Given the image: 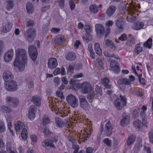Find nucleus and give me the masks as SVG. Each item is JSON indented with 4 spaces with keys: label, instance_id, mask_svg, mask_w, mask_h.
<instances>
[{
    "label": "nucleus",
    "instance_id": "nucleus-13",
    "mask_svg": "<svg viewBox=\"0 0 153 153\" xmlns=\"http://www.w3.org/2000/svg\"><path fill=\"white\" fill-rule=\"evenodd\" d=\"M110 67L112 70L116 73L120 72V68L118 66V63L116 61L111 60L110 62Z\"/></svg>",
    "mask_w": 153,
    "mask_h": 153
},
{
    "label": "nucleus",
    "instance_id": "nucleus-64",
    "mask_svg": "<svg viewBox=\"0 0 153 153\" xmlns=\"http://www.w3.org/2000/svg\"><path fill=\"white\" fill-rule=\"evenodd\" d=\"M138 116V113L136 110H134L133 112V117L134 118L137 117Z\"/></svg>",
    "mask_w": 153,
    "mask_h": 153
},
{
    "label": "nucleus",
    "instance_id": "nucleus-11",
    "mask_svg": "<svg viewBox=\"0 0 153 153\" xmlns=\"http://www.w3.org/2000/svg\"><path fill=\"white\" fill-rule=\"evenodd\" d=\"M115 25L118 29L120 30H123V28L124 22L123 19L120 16L117 17L115 21Z\"/></svg>",
    "mask_w": 153,
    "mask_h": 153
},
{
    "label": "nucleus",
    "instance_id": "nucleus-1",
    "mask_svg": "<svg viewBox=\"0 0 153 153\" xmlns=\"http://www.w3.org/2000/svg\"><path fill=\"white\" fill-rule=\"evenodd\" d=\"M16 57L14 62V65L18 67L21 71H23L27 63V57L25 50L22 49L18 48L16 51Z\"/></svg>",
    "mask_w": 153,
    "mask_h": 153
},
{
    "label": "nucleus",
    "instance_id": "nucleus-33",
    "mask_svg": "<svg viewBox=\"0 0 153 153\" xmlns=\"http://www.w3.org/2000/svg\"><path fill=\"white\" fill-rule=\"evenodd\" d=\"M26 9L28 13H32L34 11L33 4L30 2H27L26 4Z\"/></svg>",
    "mask_w": 153,
    "mask_h": 153
},
{
    "label": "nucleus",
    "instance_id": "nucleus-59",
    "mask_svg": "<svg viewBox=\"0 0 153 153\" xmlns=\"http://www.w3.org/2000/svg\"><path fill=\"white\" fill-rule=\"evenodd\" d=\"M60 30L59 28L54 27L52 28L51 31L54 33H57L59 32Z\"/></svg>",
    "mask_w": 153,
    "mask_h": 153
},
{
    "label": "nucleus",
    "instance_id": "nucleus-21",
    "mask_svg": "<svg viewBox=\"0 0 153 153\" xmlns=\"http://www.w3.org/2000/svg\"><path fill=\"white\" fill-rule=\"evenodd\" d=\"M116 8L114 5L110 6L107 9L106 13L108 17H111L114 13Z\"/></svg>",
    "mask_w": 153,
    "mask_h": 153
},
{
    "label": "nucleus",
    "instance_id": "nucleus-24",
    "mask_svg": "<svg viewBox=\"0 0 153 153\" xmlns=\"http://www.w3.org/2000/svg\"><path fill=\"white\" fill-rule=\"evenodd\" d=\"M133 125L134 127L138 130H140L143 126V123L141 120L137 119L134 121Z\"/></svg>",
    "mask_w": 153,
    "mask_h": 153
},
{
    "label": "nucleus",
    "instance_id": "nucleus-6",
    "mask_svg": "<svg viewBox=\"0 0 153 153\" xmlns=\"http://www.w3.org/2000/svg\"><path fill=\"white\" fill-rule=\"evenodd\" d=\"M4 85L6 89L10 91H14L18 88L16 82L13 80L5 83Z\"/></svg>",
    "mask_w": 153,
    "mask_h": 153
},
{
    "label": "nucleus",
    "instance_id": "nucleus-47",
    "mask_svg": "<svg viewBox=\"0 0 153 153\" xmlns=\"http://www.w3.org/2000/svg\"><path fill=\"white\" fill-rule=\"evenodd\" d=\"M128 41L129 43L131 44L135 43V40L133 36L131 34L128 35Z\"/></svg>",
    "mask_w": 153,
    "mask_h": 153
},
{
    "label": "nucleus",
    "instance_id": "nucleus-26",
    "mask_svg": "<svg viewBox=\"0 0 153 153\" xmlns=\"http://www.w3.org/2000/svg\"><path fill=\"white\" fill-rule=\"evenodd\" d=\"M6 8L8 11L12 9L14 7V3L12 0H7L5 3Z\"/></svg>",
    "mask_w": 153,
    "mask_h": 153
},
{
    "label": "nucleus",
    "instance_id": "nucleus-25",
    "mask_svg": "<svg viewBox=\"0 0 153 153\" xmlns=\"http://www.w3.org/2000/svg\"><path fill=\"white\" fill-rule=\"evenodd\" d=\"M32 101L37 106H39L41 104V98L39 96L35 95L32 99Z\"/></svg>",
    "mask_w": 153,
    "mask_h": 153
},
{
    "label": "nucleus",
    "instance_id": "nucleus-9",
    "mask_svg": "<svg viewBox=\"0 0 153 153\" xmlns=\"http://www.w3.org/2000/svg\"><path fill=\"white\" fill-rule=\"evenodd\" d=\"M81 88L83 92L85 94L93 90L91 84L86 82H84L82 84Z\"/></svg>",
    "mask_w": 153,
    "mask_h": 153
},
{
    "label": "nucleus",
    "instance_id": "nucleus-63",
    "mask_svg": "<svg viewBox=\"0 0 153 153\" xmlns=\"http://www.w3.org/2000/svg\"><path fill=\"white\" fill-rule=\"evenodd\" d=\"M126 19L127 21L131 22L133 21V17L130 14H128V16H127L126 18Z\"/></svg>",
    "mask_w": 153,
    "mask_h": 153
},
{
    "label": "nucleus",
    "instance_id": "nucleus-52",
    "mask_svg": "<svg viewBox=\"0 0 153 153\" xmlns=\"http://www.w3.org/2000/svg\"><path fill=\"white\" fill-rule=\"evenodd\" d=\"M5 131V127L4 123L0 121V133Z\"/></svg>",
    "mask_w": 153,
    "mask_h": 153
},
{
    "label": "nucleus",
    "instance_id": "nucleus-41",
    "mask_svg": "<svg viewBox=\"0 0 153 153\" xmlns=\"http://www.w3.org/2000/svg\"><path fill=\"white\" fill-rule=\"evenodd\" d=\"M55 123L56 125L59 127H62L63 125V122L60 118L58 117L55 118Z\"/></svg>",
    "mask_w": 153,
    "mask_h": 153
},
{
    "label": "nucleus",
    "instance_id": "nucleus-49",
    "mask_svg": "<svg viewBox=\"0 0 153 153\" xmlns=\"http://www.w3.org/2000/svg\"><path fill=\"white\" fill-rule=\"evenodd\" d=\"M104 143L107 146L110 147L112 145V143L110 140L108 138H105L103 140Z\"/></svg>",
    "mask_w": 153,
    "mask_h": 153
},
{
    "label": "nucleus",
    "instance_id": "nucleus-19",
    "mask_svg": "<svg viewBox=\"0 0 153 153\" xmlns=\"http://www.w3.org/2000/svg\"><path fill=\"white\" fill-rule=\"evenodd\" d=\"M25 127L24 123L19 121L16 122L15 124V129L17 132H19L21 130L25 129Z\"/></svg>",
    "mask_w": 153,
    "mask_h": 153
},
{
    "label": "nucleus",
    "instance_id": "nucleus-53",
    "mask_svg": "<svg viewBox=\"0 0 153 153\" xmlns=\"http://www.w3.org/2000/svg\"><path fill=\"white\" fill-rule=\"evenodd\" d=\"M69 4L71 10H74L75 8V5L73 1L72 0H70L69 1Z\"/></svg>",
    "mask_w": 153,
    "mask_h": 153
},
{
    "label": "nucleus",
    "instance_id": "nucleus-15",
    "mask_svg": "<svg viewBox=\"0 0 153 153\" xmlns=\"http://www.w3.org/2000/svg\"><path fill=\"white\" fill-rule=\"evenodd\" d=\"M13 55V52L12 49L9 50L4 56L5 62H10L12 59Z\"/></svg>",
    "mask_w": 153,
    "mask_h": 153
},
{
    "label": "nucleus",
    "instance_id": "nucleus-14",
    "mask_svg": "<svg viewBox=\"0 0 153 153\" xmlns=\"http://www.w3.org/2000/svg\"><path fill=\"white\" fill-rule=\"evenodd\" d=\"M36 111V108L34 106H31L29 109L28 116L29 119L33 120L35 117V111Z\"/></svg>",
    "mask_w": 153,
    "mask_h": 153
},
{
    "label": "nucleus",
    "instance_id": "nucleus-20",
    "mask_svg": "<svg viewBox=\"0 0 153 153\" xmlns=\"http://www.w3.org/2000/svg\"><path fill=\"white\" fill-rule=\"evenodd\" d=\"M86 27H87V28H85L86 33L85 35L83 36L82 38L85 42L88 43L91 40L90 35L89 33L91 31V30L89 26H86Z\"/></svg>",
    "mask_w": 153,
    "mask_h": 153
},
{
    "label": "nucleus",
    "instance_id": "nucleus-55",
    "mask_svg": "<svg viewBox=\"0 0 153 153\" xmlns=\"http://www.w3.org/2000/svg\"><path fill=\"white\" fill-rule=\"evenodd\" d=\"M77 81L76 79H71L70 82V84L73 87H74L77 84L76 83Z\"/></svg>",
    "mask_w": 153,
    "mask_h": 153
},
{
    "label": "nucleus",
    "instance_id": "nucleus-44",
    "mask_svg": "<svg viewBox=\"0 0 153 153\" xmlns=\"http://www.w3.org/2000/svg\"><path fill=\"white\" fill-rule=\"evenodd\" d=\"M50 121L49 119L48 118V116L46 115H45L43 119V124L45 125L49 123Z\"/></svg>",
    "mask_w": 153,
    "mask_h": 153
},
{
    "label": "nucleus",
    "instance_id": "nucleus-35",
    "mask_svg": "<svg viewBox=\"0 0 153 153\" xmlns=\"http://www.w3.org/2000/svg\"><path fill=\"white\" fill-rule=\"evenodd\" d=\"M12 26L11 24L9 22L3 25L2 31L4 33H7L10 30Z\"/></svg>",
    "mask_w": 153,
    "mask_h": 153
},
{
    "label": "nucleus",
    "instance_id": "nucleus-43",
    "mask_svg": "<svg viewBox=\"0 0 153 153\" xmlns=\"http://www.w3.org/2000/svg\"><path fill=\"white\" fill-rule=\"evenodd\" d=\"M2 111L6 113H10L12 111V110L10 108L7 107L5 105L2 106L1 108Z\"/></svg>",
    "mask_w": 153,
    "mask_h": 153
},
{
    "label": "nucleus",
    "instance_id": "nucleus-46",
    "mask_svg": "<svg viewBox=\"0 0 153 153\" xmlns=\"http://www.w3.org/2000/svg\"><path fill=\"white\" fill-rule=\"evenodd\" d=\"M105 44L107 46L111 47V48L115 47L114 43L108 39H107L106 40Z\"/></svg>",
    "mask_w": 153,
    "mask_h": 153
},
{
    "label": "nucleus",
    "instance_id": "nucleus-30",
    "mask_svg": "<svg viewBox=\"0 0 153 153\" xmlns=\"http://www.w3.org/2000/svg\"><path fill=\"white\" fill-rule=\"evenodd\" d=\"M104 55L109 57H114L117 59H119L120 58L118 56H116L114 53L110 51H105L104 52Z\"/></svg>",
    "mask_w": 153,
    "mask_h": 153
},
{
    "label": "nucleus",
    "instance_id": "nucleus-12",
    "mask_svg": "<svg viewBox=\"0 0 153 153\" xmlns=\"http://www.w3.org/2000/svg\"><path fill=\"white\" fill-rule=\"evenodd\" d=\"M113 128V126L110 122L108 121L106 123L104 131L107 136H109L111 134Z\"/></svg>",
    "mask_w": 153,
    "mask_h": 153
},
{
    "label": "nucleus",
    "instance_id": "nucleus-3",
    "mask_svg": "<svg viewBox=\"0 0 153 153\" xmlns=\"http://www.w3.org/2000/svg\"><path fill=\"white\" fill-rule=\"evenodd\" d=\"M36 30L34 28H30L28 29L24 34V36L26 40L29 42L33 41L36 36Z\"/></svg>",
    "mask_w": 153,
    "mask_h": 153
},
{
    "label": "nucleus",
    "instance_id": "nucleus-34",
    "mask_svg": "<svg viewBox=\"0 0 153 153\" xmlns=\"http://www.w3.org/2000/svg\"><path fill=\"white\" fill-rule=\"evenodd\" d=\"M66 59L70 61L74 60L76 58V56L75 53H74L70 52L67 55H65Z\"/></svg>",
    "mask_w": 153,
    "mask_h": 153
},
{
    "label": "nucleus",
    "instance_id": "nucleus-16",
    "mask_svg": "<svg viewBox=\"0 0 153 153\" xmlns=\"http://www.w3.org/2000/svg\"><path fill=\"white\" fill-rule=\"evenodd\" d=\"M48 66L51 69H53L56 68L58 65L56 59L55 58H51L48 60Z\"/></svg>",
    "mask_w": 153,
    "mask_h": 153
},
{
    "label": "nucleus",
    "instance_id": "nucleus-50",
    "mask_svg": "<svg viewBox=\"0 0 153 153\" xmlns=\"http://www.w3.org/2000/svg\"><path fill=\"white\" fill-rule=\"evenodd\" d=\"M127 39V36L126 34L123 33L120 37L118 39L121 41H123L126 40Z\"/></svg>",
    "mask_w": 153,
    "mask_h": 153
},
{
    "label": "nucleus",
    "instance_id": "nucleus-61",
    "mask_svg": "<svg viewBox=\"0 0 153 153\" xmlns=\"http://www.w3.org/2000/svg\"><path fill=\"white\" fill-rule=\"evenodd\" d=\"M54 83L56 84L57 85H58L60 84V81L59 78L58 77L55 78L54 79Z\"/></svg>",
    "mask_w": 153,
    "mask_h": 153
},
{
    "label": "nucleus",
    "instance_id": "nucleus-51",
    "mask_svg": "<svg viewBox=\"0 0 153 153\" xmlns=\"http://www.w3.org/2000/svg\"><path fill=\"white\" fill-rule=\"evenodd\" d=\"M11 146L12 143L10 141H8L7 143V149L6 151L7 152H8L9 151L11 150Z\"/></svg>",
    "mask_w": 153,
    "mask_h": 153
},
{
    "label": "nucleus",
    "instance_id": "nucleus-27",
    "mask_svg": "<svg viewBox=\"0 0 153 153\" xmlns=\"http://www.w3.org/2000/svg\"><path fill=\"white\" fill-rule=\"evenodd\" d=\"M42 145L44 147L50 146L55 148V146L53 143L52 141L48 139H46L42 143Z\"/></svg>",
    "mask_w": 153,
    "mask_h": 153
},
{
    "label": "nucleus",
    "instance_id": "nucleus-31",
    "mask_svg": "<svg viewBox=\"0 0 153 153\" xmlns=\"http://www.w3.org/2000/svg\"><path fill=\"white\" fill-rule=\"evenodd\" d=\"M136 139V137L133 135L129 136L126 140V144L128 146H129L133 144Z\"/></svg>",
    "mask_w": 153,
    "mask_h": 153
},
{
    "label": "nucleus",
    "instance_id": "nucleus-54",
    "mask_svg": "<svg viewBox=\"0 0 153 153\" xmlns=\"http://www.w3.org/2000/svg\"><path fill=\"white\" fill-rule=\"evenodd\" d=\"M34 25V23L33 21L31 20H29L27 21L26 25L27 27H32Z\"/></svg>",
    "mask_w": 153,
    "mask_h": 153
},
{
    "label": "nucleus",
    "instance_id": "nucleus-36",
    "mask_svg": "<svg viewBox=\"0 0 153 153\" xmlns=\"http://www.w3.org/2000/svg\"><path fill=\"white\" fill-rule=\"evenodd\" d=\"M89 93L87 96V98L89 102H92V100L95 96V93L93 90L88 92Z\"/></svg>",
    "mask_w": 153,
    "mask_h": 153
},
{
    "label": "nucleus",
    "instance_id": "nucleus-48",
    "mask_svg": "<svg viewBox=\"0 0 153 153\" xmlns=\"http://www.w3.org/2000/svg\"><path fill=\"white\" fill-rule=\"evenodd\" d=\"M150 141L153 144V130L151 129L149 134Z\"/></svg>",
    "mask_w": 153,
    "mask_h": 153
},
{
    "label": "nucleus",
    "instance_id": "nucleus-37",
    "mask_svg": "<svg viewBox=\"0 0 153 153\" xmlns=\"http://www.w3.org/2000/svg\"><path fill=\"white\" fill-rule=\"evenodd\" d=\"M94 50L96 53L99 56H101L102 51L100 48L99 44L98 43H95L94 45Z\"/></svg>",
    "mask_w": 153,
    "mask_h": 153
},
{
    "label": "nucleus",
    "instance_id": "nucleus-22",
    "mask_svg": "<svg viewBox=\"0 0 153 153\" xmlns=\"http://www.w3.org/2000/svg\"><path fill=\"white\" fill-rule=\"evenodd\" d=\"M6 101L7 102H12L13 106L14 107L17 106L19 103V100L18 99L10 97H6Z\"/></svg>",
    "mask_w": 153,
    "mask_h": 153
},
{
    "label": "nucleus",
    "instance_id": "nucleus-32",
    "mask_svg": "<svg viewBox=\"0 0 153 153\" xmlns=\"http://www.w3.org/2000/svg\"><path fill=\"white\" fill-rule=\"evenodd\" d=\"M144 26V24L143 22H138L134 24L133 28L135 30H138L142 28Z\"/></svg>",
    "mask_w": 153,
    "mask_h": 153
},
{
    "label": "nucleus",
    "instance_id": "nucleus-18",
    "mask_svg": "<svg viewBox=\"0 0 153 153\" xmlns=\"http://www.w3.org/2000/svg\"><path fill=\"white\" fill-rule=\"evenodd\" d=\"M91 131H92L91 129H86V130H85V132L84 134L80 135L79 136L80 139H82L83 142H85V140H87L90 136Z\"/></svg>",
    "mask_w": 153,
    "mask_h": 153
},
{
    "label": "nucleus",
    "instance_id": "nucleus-29",
    "mask_svg": "<svg viewBox=\"0 0 153 153\" xmlns=\"http://www.w3.org/2000/svg\"><path fill=\"white\" fill-rule=\"evenodd\" d=\"M117 84L119 85H129L130 82L128 79L122 78L117 81Z\"/></svg>",
    "mask_w": 153,
    "mask_h": 153
},
{
    "label": "nucleus",
    "instance_id": "nucleus-45",
    "mask_svg": "<svg viewBox=\"0 0 153 153\" xmlns=\"http://www.w3.org/2000/svg\"><path fill=\"white\" fill-rule=\"evenodd\" d=\"M100 56L97 58V61L99 65L102 67V68L103 65V57L101 56Z\"/></svg>",
    "mask_w": 153,
    "mask_h": 153
},
{
    "label": "nucleus",
    "instance_id": "nucleus-2",
    "mask_svg": "<svg viewBox=\"0 0 153 153\" xmlns=\"http://www.w3.org/2000/svg\"><path fill=\"white\" fill-rule=\"evenodd\" d=\"M120 97L114 101V104L117 109L121 110L126 105L127 99L124 96L120 95Z\"/></svg>",
    "mask_w": 153,
    "mask_h": 153
},
{
    "label": "nucleus",
    "instance_id": "nucleus-42",
    "mask_svg": "<svg viewBox=\"0 0 153 153\" xmlns=\"http://www.w3.org/2000/svg\"><path fill=\"white\" fill-rule=\"evenodd\" d=\"M95 91L99 96H102V91L101 88L99 86L97 85L95 88Z\"/></svg>",
    "mask_w": 153,
    "mask_h": 153
},
{
    "label": "nucleus",
    "instance_id": "nucleus-7",
    "mask_svg": "<svg viewBox=\"0 0 153 153\" xmlns=\"http://www.w3.org/2000/svg\"><path fill=\"white\" fill-rule=\"evenodd\" d=\"M97 36L98 38H100L103 36L105 34V28L101 24H96L95 25Z\"/></svg>",
    "mask_w": 153,
    "mask_h": 153
},
{
    "label": "nucleus",
    "instance_id": "nucleus-57",
    "mask_svg": "<svg viewBox=\"0 0 153 153\" xmlns=\"http://www.w3.org/2000/svg\"><path fill=\"white\" fill-rule=\"evenodd\" d=\"M56 94L58 97H61L62 99H63V97L64 98V97H63V94L62 91H57L56 92Z\"/></svg>",
    "mask_w": 153,
    "mask_h": 153
},
{
    "label": "nucleus",
    "instance_id": "nucleus-28",
    "mask_svg": "<svg viewBox=\"0 0 153 153\" xmlns=\"http://www.w3.org/2000/svg\"><path fill=\"white\" fill-rule=\"evenodd\" d=\"M64 36L62 35H59L56 37L54 40L55 43L59 45L61 44L64 40Z\"/></svg>",
    "mask_w": 153,
    "mask_h": 153
},
{
    "label": "nucleus",
    "instance_id": "nucleus-23",
    "mask_svg": "<svg viewBox=\"0 0 153 153\" xmlns=\"http://www.w3.org/2000/svg\"><path fill=\"white\" fill-rule=\"evenodd\" d=\"M101 80L102 84L107 89L111 88V85L108 84L110 80L108 78L105 77L101 79Z\"/></svg>",
    "mask_w": 153,
    "mask_h": 153
},
{
    "label": "nucleus",
    "instance_id": "nucleus-4",
    "mask_svg": "<svg viewBox=\"0 0 153 153\" xmlns=\"http://www.w3.org/2000/svg\"><path fill=\"white\" fill-rule=\"evenodd\" d=\"M67 102L72 108H75L79 105V102L77 98L73 94H70L66 97Z\"/></svg>",
    "mask_w": 153,
    "mask_h": 153
},
{
    "label": "nucleus",
    "instance_id": "nucleus-10",
    "mask_svg": "<svg viewBox=\"0 0 153 153\" xmlns=\"http://www.w3.org/2000/svg\"><path fill=\"white\" fill-rule=\"evenodd\" d=\"M13 77L12 72L9 70L4 71L3 74V78L5 83L13 80Z\"/></svg>",
    "mask_w": 153,
    "mask_h": 153
},
{
    "label": "nucleus",
    "instance_id": "nucleus-5",
    "mask_svg": "<svg viewBox=\"0 0 153 153\" xmlns=\"http://www.w3.org/2000/svg\"><path fill=\"white\" fill-rule=\"evenodd\" d=\"M79 100L80 107L85 110H88L90 105L85 97L80 95L79 97Z\"/></svg>",
    "mask_w": 153,
    "mask_h": 153
},
{
    "label": "nucleus",
    "instance_id": "nucleus-56",
    "mask_svg": "<svg viewBox=\"0 0 153 153\" xmlns=\"http://www.w3.org/2000/svg\"><path fill=\"white\" fill-rule=\"evenodd\" d=\"M43 132L45 135H48L51 134V132L49 131L48 129L46 127L43 129Z\"/></svg>",
    "mask_w": 153,
    "mask_h": 153
},
{
    "label": "nucleus",
    "instance_id": "nucleus-17",
    "mask_svg": "<svg viewBox=\"0 0 153 153\" xmlns=\"http://www.w3.org/2000/svg\"><path fill=\"white\" fill-rule=\"evenodd\" d=\"M123 118L120 122L121 125L124 126L125 125H127L129 123L130 119L129 115L126 113L123 114Z\"/></svg>",
    "mask_w": 153,
    "mask_h": 153
},
{
    "label": "nucleus",
    "instance_id": "nucleus-40",
    "mask_svg": "<svg viewBox=\"0 0 153 153\" xmlns=\"http://www.w3.org/2000/svg\"><path fill=\"white\" fill-rule=\"evenodd\" d=\"M27 130L26 129H23L22 130V133H21V136L22 139L24 140H26L27 137Z\"/></svg>",
    "mask_w": 153,
    "mask_h": 153
},
{
    "label": "nucleus",
    "instance_id": "nucleus-38",
    "mask_svg": "<svg viewBox=\"0 0 153 153\" xmlns=\"http://www.w3.org/2000/svg\"><path fill=\"white\" fill-rule=\"evenodd\" d=\"M152 38H149L144 44V46L146 48H150L152 47Z\"/></svg>",
    "mask_w": 153,
    "mask_h": 153
},
{
    "label": "nucleus",
    "instance_id": "nucleus-62",
    "mask_svg": "<svg viewBox=\"0 0 153 153\" xmlns=\"http://www.w3.org/2000/svg\"><path fill=\"white\" fill-rule=\"evenodd\" d=\"M28 87L29 88H32L34 86L33 82V81H28L27 82Z\"/></svg>",
    "mask_w": 153,
    "mask_h": 153
},
{
    "label": "nucleus",
    "instance_id": "nucleus-8",
    "mask_svg": "<svg viewBox=\"0 0 153 153\" xmlns=\"http://www.w3.org/2000/svg\"><path fill=\"white\" fill-rule=\"evenodd\" d=\"M28 51L30 56L32 59L33 61H35L38 55L36 47L33 46H30L29 48Z\"/></svg>",
    "mask_w": 153,
    "mask_h": 153
},
{
    "label": "nucleus",
    "instance_id": "nucleus-58",
    "mask_svg": "<svg viewBox=\"0 0 153 153\" xmlns=\"http://www.w3.org/2000/svg\"><path fill=\"white\" fill-rule=\"evenodd\" d=\"M142 47L139 46L135 48V52L137 54H138L142 51Z\"/></svg>",
    "mask_w": 153,
    "mask_h": 153
},
{
    "label": "nucleus",
    "instance_id": "nucleus-39",
    "mask_svg": "<svg viewBox=\"0 0 153 153\" xmlns=\"http://www.w3.org/2000/svg\"><path fill=\"white\" fill-rule=\"evenodd\" d=\"M89 9L91 12L94 13H97L98 11V8L95 4L91 5Z\"/></svg>",
    "mask_w": 153,
    "mask_h": 153
},
{
    "label": "nucleus",
    "instance_id": "nucleus-60",
    "mask_svg": "<svg viewBox=\"0 0 153 153\" xmlns=\"http://www.w3.org/2000/svg\"><path fill=\"white\" fill-rule=\"evenodd\" d=\"M30 138L33 142L35 143L37 142V136L36 135H31L30 136Z\"/></svg>",
    "mask_w": 153,
    "mask_h": 153
}]
</instances>
